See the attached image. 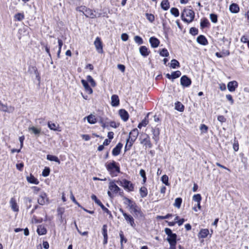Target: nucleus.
Instances as JSON below:
<instances>
[{"label":"nucleus","mask_w":249,"mask_h":249,"mask_svg":"<svg viewBox=\"0 0 249 249\" xmlns=\"http://www.w3.org/2000/svg\"><path fill=\"white\" fill-rule=\"evenodd\" d=\"M116 182L119 183V181H115V180L109 182V190L107 192V195L111 198L113 197L114 196L117 195H118L121 197L124 196V191L116 184Z\"/></svg>","instance_id":"obj_1"},{"label":"nucleus","mask_w":249,"mask_h":249,"mask_svg":"<svg viewBox=\"0 0 249 249\" xmlns=\"http://www.w3.org/2000/svg\"><path fill=\"white\" fill-rule=\"evenodd\" d=\"M105 166L111 177L118 176L121 172L119 163L114 160L106 163Z\"/></svg>","instance_id":"obj_2"},{"label":"nucleus","mask_w":249,"mask_h":249,"mask_svg":"<svg viewBox=\"0 0 249 249\" xmlns=\"http://www.w3.org/2000/svg\"><path fill=\"white\" fill-rule=\"evenodd\" d=\"M195 12L192 9L185 8L181 14V19L185 22L190 23L195 18Z\"/></svg>","instance_id":"obj_3"},{"label":"nucleus","mask_w":249,"mask_h":249,"mask_svg":"<svg viewBox=\"0 0 249 249\" xmlns=\"http://www.w3.org/2000/svg\"><path fill=\"white\" fill-rule=\"evenodd\" d=\"M140 143L144 147L145 149L147 148H151L153 147V143L151 141V138L149 135L143 133L141 135L139 138Z\"/></svg>","instance_id":"obj_4"},{"label":"nucleus","mask_w":249,"mask_h":249,"mask_svg":"<svg viewBox=\"0 0 249 249\" xmlns=\"http://www.w3.org/2000/svg\"><path fill=\"white\" fill-rule=\"evenodd\" d=\"M164 231L168 236L167 240L169 243L170 247L176 246L177 244V235L176 233H173L172 230L168 228H166Z\"/></svg>","instance_id":"obj_5"},{"label":"nucleus","mask_w":249,"mask_h":249,"mask_svg":"<svg viewBox=\"0 0 249 249\" xmlns=\"http://www.w3.org/2000/svg\"><path fill=\"white\" fill-rule=\"evenodd\" d=\"M129 209L130 212L134 214V216L136 218H142L144 217V214L142 212L141 208L139 206L136 202L130 206Z\"/></svg>","instance_id":"obj_6"},{"label":"nucleus","mask_w":249,"mask_h":249,"mask_svg":"<svg viewBox=\"0 0 249 249\" xmlns=\"http://www.w3.org/2000/svg\"><path fill=\"white\" fill-rule=\"evenodd\" d=\"M119 182V184L126 191L130 192L134 191L135 185L130 181L126 179H123L122 180L120 181Z\"/></svg>","instance_id":"obj_7"},{"label":"nucleus","mask_w":249,"mask_h":249,"mask_svg":"<svg viewBox=\"0 0 249 249\" xmlns=\"http://www.w3.org/2000/svg\"><path fill=\"white\" fill-rule=\"evenodd\" d=\"M119 211L123 215L124 219L127 224H129L132 227L135 228L136 224L133 216L130 214L126 213L122 208L119 209Z\"/></svg>","instance_id":"obj_8"},{"label":"nucleus","mask_w":249,"mask_h":249,"mask_svg":"<svg viewBox=\"0 0 249 249\" xmlns=\"http://www.w3.org/2000/svg\"><path fill=\"white\" fill-rule=\"evenodd\" d=\"M213 232V230H211V233H210L209 229H201L198 232L197 236L199 239L205 238L207 237L208 235H209V237L211 238L212 237Z\"/></svg>","instance_id":"obj_9"},{"label":"nucleus","mask_w":249,"mask_h":249,"mask_svg":"<svg viewBox=\"0 0 249 249\" xmlns=\"http://www.w3.org/2000/svg\"><path fill=\"white\" fill-rule=\"evenodd\" d=\"M94 44L98 53H104L103 42L100 37L98 36L95 38Z\"/></svg>","instance_id":"obj_10"},{"label":"nucleus","mask_w":249,"mask_h":249,"mask_svg":"<svg viewBox=\"0 0 249 249\" xmlns=\"http://www.w3.org/2000/svg\"><path fill=\"white\" fill-rule=\"evenodd\" d=\"M192 84L191 79L187 75H183L180 78V84L183 87H189Z\"/></svg>","instance_id":"obj_11"},{"label":"nucleus","mask_w":249,"mask_h":249,"mask_svg":"<svg viewBox=\"0 0 249 249\" xmlns=\"http://www.w3.org/2000/svg\"><path fill=\"white\" fill-rule=\"evenodd\" d=\"M95 11L93 10L92 9H91L89 8H88L87 10H86L85 13L84 15L87 18H94L96 17H100L102 16V14L99 13L97 16L95 14Z\"/></svg>","instance_id":"obj_12"},{"label":"nucleus","mask_w":249,"mask_h":249,"mask_svg":"<svg viewBox=\"0 0 249 249\" xmlns=\"http://www.w3.org/2000/svg\"><path fill=\"white\" fill-rule=\"evenodd\" d=\"M10 205L12 210L14 212L19 211V206L17 203L16 199L14 197H11L9 201Z\"/></svg>","instance_id":"obj_13"},{"label":"nucleus","mask_w":249,"mask_h":249,"mask_svg":"<svg viewBox=\"0 0 249 249\" xmlns=\"http://www.w3.org/2000/svg\"><path fill=\"white\" fill-rule=\"evenodd\" d=\"M152 132L153 134L152 139L157 144L160 140V130L159 128H152Z\"/></svg>","instance_id":"obj_14"},{"label":"nucleus","mask_w":249,"mask_h":249,"mask_svg":"<svg viewBox=\"0 0 249 249\" xmlns=\"http://www.w3.org/2000/svg\"><path fill=\"white\" fill-rule=\"evenodd\" d=\"M48 199L46 193L42 192L37 199V202L39 205H44Z\"/></svg>","instance_id":"obj_15"},{"label":"nucleus","mask_w":249,"mask_h":249,"mask_svg":"<svg viewBox=\"0 0 249 249\" xmlns=\"http://www.w3.org/2000/svg\"><path fill=\"white\" fill-rule=\"evenodd\" d=\"M181 75V72L180 71H177L172 72L171 74L167 73L166 74V77L168 79L173 81L174 79L179 77Z\"/></svg>","instance_id":"obj_16"},{"label":"nucleus","mask_w":249,"mask_h":249,"mask_svg":"<svg viewBox=\"0 0 249 249\" xmlns=\"http://www.w3.org/2000/svg\"><path fill=\"white\" fill-rule=\"evenodd\" d=\"M123 144L121 142H119L116 146L113 149L112 151V154L114 156H117L119 155L120 153L121 149L123 147Z\"/></svg>","instance_id":"obj_17"},{"label":"nucleus","mask_w":249,"mask_h":249,"mask_svg":"<svg viewBox=\"0 0 249 249\" xmlns=\"http://www.w3.org/2000/svg\"><path fill=\"white\" fill-rule=\"evenodd\" d=\"M119 114L121 119L124 122L127 121L129 119V114L124 109H121L119 111Z\"/></svg>","instance_id":"obj_18"},{"label":"nucleus","mask_w":249,"mask_h":249,"mask_svg":"<svg viewBox=\"0 0 249 249\" xmlns=\"http://www.w3.org/2000/svg\"><path fill=\"white\" fill-rule=\"evenodd\" d=\"M48 126L52 130L57 131H61V127L58 124L52 123L51 121L48 122Z\"/></svg>","instance_id":"obj_19"},{"label":"nucleus","mask_w":249,"mask_h":249,"mask_svg":"<svg viewBox=\"0 0 249 249\" xmlns=\"http://www.w3.org/2000/svg\"><path fill=\"white\" fill-rule=\"evenodd\" d=\"M238 84L237 81H232L229 82L228 84L227 87L229 90L231 92H233L238 87Z\"/></svg>","instance_id":"obj_20"},{"label":"nucleus","mask_w":249,"mask_h":249,"mask_svg":"<svg viewBox=\"0 0 249 249\" xmlns=\"http://www.w3.org/2000/svg\"><path fill=\"white\" fill-rule=\"evenodd\" d=\"M81 83L85 89V90L89 94H91L93 92V90L91 89V88L89 86V85L88 82L84 79H82Z\"/></svg>","instance_id":"obj_21"},{"label":"nucleus","mask_w":249,"mask_h":249,"mask_svg":"<svg viewBox=\"0 0 249 249\" xmlns=\"http://www.w3.org/2000/svg\"><path fill=\"white\" fill-rule=\"evenodd\" d=\"M149 42L151 46L153 48H157L160 43V40L155 36L151 37L149 38Z\"/></svg>","instance_id":"obj_22"},{"label":"nucleus","mask_w":249,"mask_h":249,"mask_svg":"<svg viewBox=\"0 0 249 249\" xmlns=\"http://www.w3.org/2000/svg\"><path fill=\"white\" fill-rule=\"evenodd\" d=\"M139 51L143 57H147L150 53V51L145 46H141Z\"/></svg>","instance_id":"obj_23"},{"label":"nucleus","mask_w":249,"mask_h":249,"mask_svg":"<svg viewBox=\"0 0 249 249\" xmlns=\"http://www.w3.org/2000/svg\"><path fill=\"white\" fill-rule=\"evenodd\" d=\"M198 43L205 46L208 44V41L204 35H199L196 39Z\"/></svg>","instance_id":"obj_24"},{"label":"nucleus","mask_w":249,"mask_h":249,"mask_svg":"<svg viewBox=\"0 0 249 249\" xmlns=\"http://www.w3.org/2000/svg\"><path fill=\"white\" fill-rule=\"evenodd\" d=\"M211 24L207 18H201L200 21V28L201 29H203L205 28H209Z\"/></svg>","instance_id":"obj_25"},{"label":"nucleus","mask_w":249,"mask_h":249,"mask_svg":"<svg viewBox=\"0 0 249 249\" xmlns=\"http://www.w3.org/2000/svg\"><path fill=\"white\" fill-rule=\"evenodd\" d=\"M229 10L231 13L236 14L239 12L240 8L237 4L233 3L230 5Z\"/></svg>","instance_id":"obj_26"},{"label":"nucleus","mask_w":249,"mask_h":249,"mask_svg":"<svg viewBox=\"0 0 249 249\" xmlns=\"http://www.w3.org/2000/svg\"><path fill=\"white\" fill-rule=\"evenodd\" d=\"M150 113H148L146 116L145 117V118L140 122L138 125V127L140 129L142 128V127L146 126L149 123L148 121V116L149 115Z\"/></svg>","instance_id":"obj_27"},{"label":"nucleus","mask_w":249,"mask_h":249,"mask_svg":"<svg viewBox=\"0 0 249 249\" xmlns=\"http://www.w3.org/2000/svg\"><path fill=\"white\" fill-rule=\"evenodd\" d=\"M111 105L113 107H117L120 104V100L117 95H113L111 97Z\"/></svg>","instance_id":"obj_28"},{"label":"nucleus","mask_w":249,"mask_h":249,"mask_svg":"<svg viewBox=\"0 0 249 249\" xmlns=\"http://www.w3.org/2000/svg\"><path fill=\"white\" fill-rule=\"evenodd\" d=\"M36 231L39 235H45L47 232L46 228L42 225H40L37 227Z\"/></svg>","instance_id":"obj_29"},{"label":"nucleus","mask_w":249,"mask_h":249,"mask_svg":"<svg viewBox=\"0 0 249 249\" xmlns=\"http://www.w3.org/2000/svg\"><path fill=\"white\" fill-rule=\"evenodd\" d=\"M119 235L120 237L121 249H124V246L123 243H126L127 242V239L124 237V232L122 231H120Z\"/></svg>","instance_id":"obj_30"},{"label":"nucleus","mask_w":249,"mask_h":249,"mask_svg":"<svg viewBox=\"0 0 249 249\" xmlns=\"http://www.w3.org/2000/svg\"><path fill=\"white\" fill-rule=\"evenodd\" d=\"M88 122L90 124H94L97 123V119L95 115L90 114L86 117Z\"/></svg>","instance_id":"obj_31"},{"label":"nucleus","mask_w":249,"mask_h":249,"mask_svg":"<svg viewBox=\"0 0 249 249\" xmlns=\"http://www.w3.org/2000/svg\"><path fill=\"white\" fill-rule=\"evenodd\" d=\"M140 195L141 197L144 198L148 195V190L145 186H142L140 188Z\"/></svg>","instance_id":"obj_32"},{"label":"nucleus","mask_w":249,"mask_h":249,"mask_svg":"<svg viewBox=\"0 0 249 249\" xmlns=\"http://www.w3.org/2000/svg\"><path fill=\"white\" fill-rule=\"evenodd\" d=\"M27 180L30 183L38 184L39 183L38 180L32 174H30L29 177H27Z\"/></svg>","instance_id":"obj_33"},{"label":"nucleus","mask_w":249,"mask_h":249,"mask_svg":"<svg viewBox=\"0 0 249 249\" xmlns=\"http://www.w3.org/2000/svg\"><path fill=\"white\" fill-rule=\"evenodd\" d=\"M161 8L166 11L170 8V2L168 0H162L160 3Z\"/></svg>","instance_id":"obj_34"},{"label":"nucleus","mask_w":249,"mask_h":249,"mask_svg":"<svg viewBox=\"0 0 249 249\" xmlns=\"http://www.w3.org/2000/svg\"><path fill=\"white\" fill-rule=\"evenodd\" d=\"M123 200H124V204L126 205H127L129 208L130 207V206L132 205L135 202L132 199L127 198V197L124 195V196H121Z\"/></svg>","instance_id":"obj_35"},{"label":"nucleus","mask_w":249,"mask_h":249,"mask_svg":"<svg viewBox=\"0 0 249 249\" xmlns=\"http://www.w3.org/2000/svg\"><path fill=\"white\" fill-rule=\"evenodd\" d=\"M175 109L178 111L183 112L184 110V105L179 101L175 103Z\"/></svg>","instance_id":"obj_36"},{"label":"nucleus","mask_w":249,"mask_h":249,"mask_svg":"<svg viewBox=\"0 0 249 249\" xmlns=\"http://www.w3.org/2000/svg\"><path fill=\"white\" fill-rule=\"evenodd\" d=\"M139 131L137 128L133 129L129 133V137L135 139L136 140L139 135Z\"/></svg>","instance_id":"obj_37"},{"label":"nucleus","mask_w":249,"mask_h":249,"mask_svg":"<svg viewBox=\"0 0 249 249\" xmlns=\"http://www.w3.org/2000/svg\"><path fill=\"white\" fill-rule=\"evenodd\" d=\"M29 130L36 135H39L41 133V128H38L35 126H32L29 128Z\"/></svg>","instance_id":"obj_38"},{"label":"nucleus","mask_w":249,"mask_h":249,"mask_svg":"<svg viewBox=\"0 0 249 249\" xmlns=\"http://www.w3.org/2000/svg\"><path fill=\"white\" fill-rule=\"evenodd\" d=\"M47 159L50 161H55L58 163V164L60 163V161L58 159V157L54 155H48L47 156Z\"/></svg>","instance_id":"obj_39"},{"label":"nucleus","mask_w":249,"mask_h":249,"mask_svg":"<svg viewBox=\"0 0 249 249\" xmlns=\"http://www.w3.org/2000/svg\"><path fill=\"white\" fill-rule=\"evenodd\" d=\"M170 67L173 69H176L180 67V64L177 60L174 59L171 60Z\"/></svg>","instance_id":"obj_40"},{"label":"nucleus","mask_w":249,"mask_h":249,"mask_svg":"<svg viewBox=\"0 0 249 249\" xmlns=\"http://www.w3.org/2000/svg\"><path fill=\"white\" fill-rule=\"evenodd\" d=\"M145 16L146 19L151 23H153L155 20V17L152 14L146 13Z\"/></svg>","instance_id":"obj_41"},{"label":"nucleus","mask_w":249,"mask_h":249,"mask_svg":"<svg viewBox=\"0 0 249 249\" xmlns=\"http://www.w3.org/2000/svg\"><path fill=\"white\" fill-rule=\"evenodd\" d=\"M14 18L15 20L21 21L24 18L25 16L23 13H18L15 15Z\"/></svg>","instance_id":"obj_42"},{"label":"nucleus","mask_w":249,"mask_h":249,"mask_svg":"<svg viewBox=\"0 0 249 249\" xmlns=\"http://www.w3.org/2000/svg\"><path fill=\"white\" fill-rule=\"evenodd\" d=\"M171 14L174 16L175 17H178L179 15V12L178 9L176 7H172L170 9Z\"/></svg>","instance_id":"obj_43"},{"label":"nucleus","mask_w":249,"mask_h":249,"mask_svg":"<svg viewBox=\"0 0 249 249\" xmlns=\"http://www.w3.org/2000/svg\"><path fill=\"white\" fill-rule=\"evenodd\" d=\"M182 202V199L181 197H178L176 198L174 205L175 207L179 208L181 206Z\"/></svg>","instance_id":"obj_44"},{"label":"nucleus","mask_w":249,"mask_h":249,"mask_svg":"<svg viewBox=\"0 0 249 249\" xmlns=\"http://www.w3.org/2000/svg\"><path fill=\"white\" fill-rule=\"evenodd\" d=\"M160 54L161 56L168 57L169 53L166 48H163L160 51Z\"/></svg>","instance_id":"obj_45"},{"label":"nucleus","mask_w":249,"mask_h":249,"mask_svg":"<svg viewBox=\"0 0 249 249\" xmlns=\"http://www.w3.org/2000/svg\"><path fill=\"white\" fill-rule=\"evenodd\" d=\"M202 197L200 194H197L193 196V200L197 202H201Z\"/></svg>","instance_id":"obj_46"},{"label":"nucleus","mask_w":249,"mask_h":249,"mask_svg":"<svg viewBox=\"0 0 249 249\" xmlns=\"http://www.w3.org/2000/svg\"><path fill=\"white\" fill-rule=\"evenodd\" d=\"M108 124L110 127H111L112 128H116L120 126V123L118 122H115V121H112L108 123Z\"/></svg>","instance_id":"obj_47"},{"label":"nucleus","mask_w":249,"mask_h":249,"mask_svg":"<svg viewBox=\"0 0 249 249\" xmlns=\"http://www.w3.org/2000/svg\"><path fill=\"white\" fill-rule=\"evenodd\" d=\"M133 144V143L129 142V140H126V142L124 147V151L126 152L130 150Z\"/></svg>","instance_id":"obj_48"},{"label":"nucleus","mask_w":249,"mask_h":249,"mask_svg":"<svg viewBox=\"0 0 249 249\" xmlns=\"http://www.w3.org/2000/svg\"><path fill=\"white\" fill-rule=\"evenodd\" d=\"M161 181L166 185L168 186L170 185V183L169 182V178L168 176H167L166 175H164L162 176Z\"/></svg>","instance_id":"obj_49"},{"label":"nucleus","mask_w":249,"mask_h":249,"mask_svg":"<svg viewBox=\"0 0 249 249\" xmlns=\"http://www.w3.org/2000/svg\"><path fill=\"white\" fill-rule=\"evenodd\" d=\"M210 18L211 21L214 23H216L218 21V17L217 15L215 14H211L210 15Z\"/></svg>","instance_id":"obj_50"},{"label":"nucleus","mask_w":249,"mask_h":249,"mask_svg":"<svg viewBox=\"0 0 249 249\" xmlns=\"http://www.w3.org/2000/svg\"><path fill=\"white\" fill-rule=\"evenodd\" d=\"M87 81H89L90 84L91 86L93 87H94L96 86V82H95L94 80L93 79V78L90 75H88L87 76Z\"/></svg>","instance_id":"obj_51"},{"label":"nucleus","mask_w":249,"mask_h":249,"mask_svg":"<svg viewBox=\"0 0 249 249\" xmlns=\"http://www.w3.org/2000/svg\"><path fill=\"white\" fill-rule=\"evenodd\" d=\"M102 234L104 237H108L107 236V225H104L102 227Z\"/></svg>","instance_id":"obj_52"},{"label":"nucleus","mask_w":249,"mask_h":249,"mask_svg":"<svg viewBox=\"0 0 249 249\" xmlns=\"http://www.w3.org/2000/svg\"><path fill=\"white\" fill-rule=\"evenodd\" d=\"M50 173V169L49 167H46L43 170L42 173V175L44 177H46L48 176Z\"/></svg>","instance_id":"obj_53"},{"label":"nucleus","mask_w":249,"mask_h":249,"mask_svg":"<svg viewBox=\"0 0 249 249\" xmlns=\"http://www.w3.org/2000/svg\"><path fill=\"white\" fill-rule=\"evenodd\" d=\"M135 41L139 45H141L143 43V40L142 38L138 36H136L134 38Z\"/></svg>","instance_id":"obj_54"},{"label":"nucleus","mask_w":249,"mask_h":249,"mask_svg":"<svg viewBox=\"0 0 249 249\" xmlns=\"http://www.w3.org/2000/svg\"><path fill=\"white\" fill-rule=\"evenodd\" d=\"M233 149L236 152L239 150V143L238 141L235 138L234 140V142L233 143Z\"/></svg>","instance_id":"obj_55"},{"label":"nucleus","mask_w":249,"mask_h":249,"mask_svg":"<svg viewBox=\"0 0 249 249\" xmlns=\"http://www.w3.org/2000/svg\"><path fill=\"white\" fill-rule=\"evenodd\" d=\"M198 29L195 27H191L190 29L189 33L193 36H196L198 34Z\"/></svg>","instance_id":"obj_56"},{"label":"nucleus","mask_w":249,"mask_h":249,"mask_svg":"<svg viewBox=\"0 0 249 249\" xmlns=\"http://www.w3.org/2000/svg\"><path fill=\"white\" fill-rule=\"evenodd\" d=\"M200 129L202 133H207L208 130V127L205 124H201L200 126Z\"/></svg>","instance_id":"obj_57"},{"label":"nucleus","mask_w":249,"mask_h":249,"mask_svg":"<svg viewBox=\"0 0 249 249\" xmlns=\"http://www.w3.org/2000/svg\"><path fill=\"white\" fill-rule=\"evenodd\" d=\"M172 216H173L172 214H171V213H167L165 216L158 215L156 218H157V219L162 220V219H165L168 218H169L170 217H172Z\"/></svg>","instance_id":"obj_58"},{"label":"nucleus","mask_w":249,"mask_h":249,"mask_svg":"<svg viewBox=\"0 0 249 249\" xmlns=\"http://www.w3.org/2000/svg\"><path fill=\"white\" fill-rule=\"evenodd\" d=\"M87 8L88 7H87L86 6L82 5L76 7V10L77 11L82 12L83 14H84Z\"/></svg>","instance_id":"obj_59"},{"label":"nucleus","mask_w":249,"mask_h":249,"mask_svg":"<svg viewBox=\"0 0 249 249\" xmlns=\"http://www.w3.org/2000/svg\"><path fill=\"white\" fill-rule=\"evenodd\" d=\"M41 45L45 47L46 53L50 57H51V54L50 51V47L48 45V44H45V43L41 42Z\"/></svg>","instance_id":"obj_60"},{"label":"nucleus","mask_w":249,"mask_h":249,"mask_svg":"<svg viewBox=\"0 0 249 249\" xmlns=\"http://www.w3.org/2000/svg\"><path fill=\"white\" fill-rule=\"evenodd\" d=\"M70 198H71V200L72 201V202L73 203H74L76 205H77L78 207H80L81 206L80 205V204L76 200V199H75V197L72 194V192L71 191V192Z\"/></svg>","instance_id":"obj_61"},{"label":"nucleus","mask_w":249,"mask_h":249,"mask_svg":"<svg viewBox=\"0 0 249 249\" xmlns=\"http://www.w3.org/2000/svg\"><path fill=\"white\" fill-rule=\"evenodd\" d=\"M15 108L14 107L10 106L8 107L7 110H3V112L8 113H13L14 112Z\"/></svg>","instance_id":"obj_62"},{"label":"nucleus","mask_w":249,"mask_h":249,"mask_svg":"<svg viewBox=\"0 0 249 249\" xmlns=\"http://www.w3.org/2000/svg\"><path fill=\"white\" fill-rule=\"evenodd\" d=\"M101 208L104 213H107L110 216H112L111 212L104 205H102V206H101Z\"/></svg>","instance_id":"obj_63"},{"label":"nucleus","mask_w":249,"mask_h":249,"mask_svg":"<svg viewBox=\"0 0 249 249\" xmlns=\"http://www.w3.org/2000/svg\"><path fill=\"white\" fill-rule=\"evenodd\" d=\"M16 167H17V169L19 170V171H22L23 170V167H24V163L23 162H21V163H17L16 164Z\"/></svg>","instance_id":"obj_64"}]
</instances>
